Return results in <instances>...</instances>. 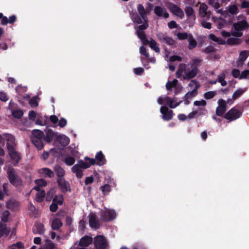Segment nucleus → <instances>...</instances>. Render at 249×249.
Instances as JSON below:
<instances>
[{"label":"nucleus","mask_w":249,"mask_h":249,"mask_svg":"<svg viewBox=\"0 0 249 249\" xmlns=\"http://www.w3.org/2000/svg\"><path fill=\"white\" fill-rule=\"evenodd\" d=\"M94 181V178L92 176L88 177L86 178L85 183L86 185L91 184Z\"/></svg>","instance_id":"338daca9"},{"label":"nucleus","mask_w":249,"mask_h":249,"mask_svg":"<svg viewBox=\"0 0 249 249\" xmlns=\"http://www.w3.org/2000/svg\"><path fill=\"white\" fill-rule=\"evenodd\" d=\"M161 117L164 121H169L172 119L173 112L172 110H160Z\"/></svg>","instance_id":"412c9836"},{"label":"nucleus","mask_w":249,"mask_h":249,"mask_svg":"<svg viewBox=\"0 0 249 249\" xmlns=\"http://www.w3.org/2000/svg\"><path fill=\"white\" fill-rule=\"evenodd\" d=\"M178 80L176 79H174L172 81H168L166 84V89L168 90H171L173 88H177V87H180L181 85L178 84Z\"/></svg>","instance_id":"c756f323"},{"label":"nucleus","mask_w":249,"mask_h":249,"mask_svg":"<svg viewBox=\"0 0 249 249\" xmlns=\"http://www.w3.org/2000/svg\"><path fill=\"white\" fill-rule=\"evenodd\" d=\"M178 38L181 40H184L188 38L189 35L186 33H178L177 34Z\"/></svg>","instance_id":"bf43d9fd"},{"label":"nucleus","mask_w":249,"mask_h":249,"mask_svg":"<svg viewBox=\"0 0 249 249\" xmlns=\"http://www.w3.org/2000/svg\"><path fill=\"white\" fill-rule=\"evenodd\" d=\"M6 145H7V149L9 151V154H10V153H11L12 152H16V151L15 150L14 146L13 143L12 144H10V143L7 142L6 144Z\"/></svg>","instance_id":"0e129e2a"},{"label":"nucleus","mask_w":249,"mask_h":249,"mask_svg":"<svg viewBox=\"0 0 249 249\" xmlns=\"http://www.w3.org/2000/svg\"><path fill=\"white\" fill-rule=\"evenodd\" d=\"M216 94V91H210L204 94V97L206 99H211L214 97Z\"/></svg>","instance_id":"de8ad7c7"},{"label":"nucleus","mask_w":249,"mask_h":249,"mask_svg":"<svg viewBox=\"0 0 249 249\" xmlns=\"http://www.w3.org/2000/svg\"><path fill=\"white\" fill-rule=\"evenodd\" d=\"M188 86L193 88V90L191 91L188 92L186 96L187 97L190 96H194L197 94V90L199 88L200 85L197 81L196 80H191Z\"/></svg>","instance_id":"2eb2a0df"},{"label":"nucleus","mask_w":249,"mask_h":249,"mask_svg":"<svg viewBox=\"0 0 249 249\" xmlns=\"http://www.w3.org/2000/svg\"><path fill=\"white\" fill-rule=\"evenodd\" d=\"M181 57L178 55H173L170 56L169 58V61L170 62H174L175 61H181Z\"/></svg>","instance_id":"680f3d73"},{"label":"nucleus","mask_w":249,"mask_h":249,"mask_svg":"<svg viewBox=\"0 0 249 249\" xmlns=\"http://www.w3.org/2000/svg\"><path fill=\"white\" fill-rule=\"evenodd\" d=\"M9 156L13 161V165L14 166H16L21 159L19 153L16 151L15 152H12L10 153L9 154Z\"/></svg>","instance_id":"393cba45"},{"label":"nucleus","mask_w":249,"mask_h":249,"mask_svg":"<svg viewBox=\"0 0 249 249\" xmlns=\"http://www.w3.org/2000/svg\"><path fill=\"white\" fill-rule=\"evenodd\" d=\"M247 26V23L245 21H241L233 24L234 30L232 31L231 34L233 36L237 37L242 36L241 31Z\"/></svg>","instance_id":"6e6552de"},{"label":"nucleus","mask_w":249,"mask_h":249,"mask_svg":"<svg viewBox=\"0 0 249 249\" xmlns=\"http://www.w3.org/2000/svg\"><path fill=\"white\" fill-rule=\"evenodd\" d=\"M37 97H35L30 99L29 104L32 107H36L38 106Z\"/></svg>","instance_id":"864d4df0"},{"label":"nucleus","mask_w":249,"mask_h":249,"mask_svg":"<svg viewBox=\"0 0 249 249\" xmlns=\"http://www.w3.org/2000/svg\"><path fill=\"white\" fill-rule=\"evenodd\" d=\"M96 164L99 166H102L107 162L104 155L101 151L98 152L95 155Z\"/></svg>","instance_id":"a211bd4d"},{"label":"nucleus","mask_w":249,"mask_h":249,"mask_svg":"<svg viewBox=\"0 0 249 249\" xmlns=\"http://www.w3.org/2000/svg\"><path fill=\"white\" fill-rule=\"evenodd\" d=\"M201 25L205 28L210 29L212 28V24L210 22H207L205 18H202L201 21Z\"/></svg>","instance_id":"5fc2aeb1"},{"label":"nucleus","mask_w":249,"mask_h":249,"mask_svg":"<svg viewBox=\"0 0 249 249\" xmlns=\"http://www.w3.org/2000/svg\"><path fill=\"white\" fill-rule=\"evenodd\" d=\"M239 42V39L235 37H230L227 40V43L229 45L238 44Z\"/></svg>","instance_id":"3c124183"},{"label":"nucleus","mask_w":249,"mask_h":249,"mask_svg":"<svg viewBox=\"0 0 249 249\" xmlns=\"http://www.w3.org/2000/svg\"><path fill=\"white\" fill-rule=\"evenodd\" d=\"M12 114L13 116L17 119H20L23 115L22 110H12Z\"/></svg>","instance_id":"79ce46f5"},{"label":"nucleus","mask_w":249,"mask_h":249,"mask_svg":"<svg viewBox=\"0 0 249 249\" xmlns=\"http://www.w3.org/2000/svg\"><path fill=\"white\" fill-rule=\"evenodd\" d=\"M10 215V213L8 211H5L2 215V216L1 217V221L3 222L4 223L7 222L8 221V217Z\"/></svg>","instance_id":"13d9d810"},{"label":"nucleus","mask_w":249,"mask_h":249,"mask_svg":"<svg viewBox=\"0 0 249 249\" xmlns=\"http://www.w3.org/2000/svg\"><path fill=\"white\" fill-rule=\"evenodd\" d=\"M166 6L170 12L174 15L180 18H184V14L183 11L177 5L172 2H169L166 4Z\"/></svg>","instance_id":"1a4fd4ad"},{"label":"nucleus","mask_w":249,"mask_h":249,"mask_svg":"<svg viewBox=\"0 0 249 249\" xmlns=\"http://www.w3.org/2000/svg\"><path fill=\"white\" fill-rule=\"evenodd\" d=\"M245 90L243 89H238L236 90L232 95V98L234 100L240 97L244 92Z\"/></svg>","instance_id":"603ef678"},{"label":"nucleus","mask_w":249,"mask_h":249,"mask_svg":"<svg viewBox=\"0 0 249 249\" xmlns=\"http://www.w3.org/2000/svg\"><path fill=\"white\" fill-rule=\"evenodd\" d=\"M225 75L223 73H221L217 76V81L221 84L222 86H225L227 84V82L225 80Z\"/></svg>","instance_id":"c03bdc74"},{"label":"nucleus","mask_w":249,"mask_h":249,"mask_svg":"<svg viewBox=\"0 0 249 249\" xmlns=\"http://www.w3.org/2000/svg\"><path fill=\"white\" fill-rule=\"evenodd\" d=\"M100 190L102 192L104 196L107 195L111 191L110 185L107 184L100 187Z\"/></svg>","instance_id":"c9c22d12"},{"label":"nucleus","mask_w":249,"mask_h":249,"mask_svg":"<svg viewBox=\"0 0 249 249\" xmlns=\"http://www.w3.org/2000/svg\"><path fill=\"white\" fill-rule=\"evenodd\" d=\"M63 225V223L61 220L58 218H54L52 224V229L53 230H59Z\"/></svg>","instance_id":"c85d7f7f"},{"label":"nucleus","mask_w":249,"mask_h":249,"mask_svg":"<svg viewBox=\"0 0 249 249\" xmlns=\"http://www.w3.org/2000/svg\"><path fill=\"white\" fill-rule=\"evenodd\" d=\"M249 55V51H243L241 52L240 53V55L237 62V66H241Z\"/></svg>","instance_id":"6ab92c4d"},{"label":"nucleus","mask_w":249,"mask_h":249,"mask_svg":"<svg viewBox=\"0 0 249 249\" xmlns=\"http://www.w3.org/2000/svg\"><path fill=\"white\" fill-rule=\"evenodd\" d=\"M209 39L217 42L219 44H225L226 42L224 40L222 39L221 38L216 37L213 34H210L208 36Z\"/></svg>","instance_id":"f704fd0d"},{"label":"nucleus","mask_w":249,"mask_h":249,"mask_svg":"<svg viewBox=\"0 0 249 249\" xmlns=\"http://www.w3.org/2000/svg\"><path fill=\"white\" fill-rule=\"evenodd\" d=\"M57 182L59 189L64 193L71 192L69 182L63 178H57Z\"/></svg>","instance_id":"ddd939ff"},{"label":"nucleus","mask_w":249,"mask_h":249,"mask_svg":"<svg viewBox=\"0 0 249 249\" xmlns=\"http://www.w3.org/2000/svg\"><path fill=\"white\" fill-rule=\"evenodd\" d=\"M140 53L142 55H144L146 58H149V54L147 52V50L144 47H143L142 46L140 47Z\"/></svg>","instance_id":"6e6d98bb"},{"label":"nucleus","mask_w":249,"mask_h":249,"mask_svg":"<svg viewBox=\"0 0 249 249\" xmlns=\"http://www.w3.org/2000/svg\"><path fill=\"white\" fill-rule=\"evenodd\" d=\"M58 209V205L56 203H52L50 206V210L52 212H55Z\"/></svg>","instance_id":"69168bd1"},{"label":"nucleus","mask_w":249,"mask_h":249,"mask_svg":"<svg viewBox=\"0 0 249 249\" xmlns=\"http://www.w3.org/2000/svg\"><path fill=\"white\" fill-rule=\"evenodd\" d=\"M44 133L38 129H34L32 132L31 141L35 146L38 150L44 147Z\"/></svg>","instance_id":"7ed1b4c3"},{"label":"nucleus","mask_w":249,"mask_h":249,"mask_svg":"<svg viewBox=\"0 0 249 249\" xmlns=\"http://www.w3.org/2000/svg\"><path fill=\"white\" fill-rule=\"evenodd\" d=\"M185 12L186 15L188 17H191L192 16H194V17H195L194 10L192 7L186 6L185 8Z\"/></svg>","instance_id":"8fccbe9b"},{"label":"nucleus","mask_w":249,"mask_h":249,"mask_svg":"<svg viewBox=\"0 0 249 249\" xmlns=\"http://www.w3.org/2000/svg\"><path fill=\"white\" fill-rule=\"evenodd\" d=\"M77 164H79L81 169H86L90 167V165L87 161H84L82 160H79L77 161Z\"/></svg>","instance_id":"a18cd8bd"},{"label":"nucleus","mask_w":249,"mask_h":249,"mask_svg":"<svg viewBox=\"0 0 249 249\" xmlns=\"http://www.w3.org/2000/svg\"><path fill=\"white\" fill-rule=\"evenodd\" d=\"M58 141L63 147H66L70 143V139L64 135L58 137Z\"/></svg>","instance_id":"cd10ccee"},{"label":"nucleus","mask_w":249,"mask_h":249,"mask_svg":"<svg viewBox=\"0 0 249 249\" xmlns=\"http://www.w3.org/2000/svg\"><path fill=\"white\" fill-rule=\"evenodd\" d=\"M116 213L113 210L107 209L102 211L100 213L101 219L104 222L110 221L115 218Z\"/></svg>","instance_id":"0eeeda50"},{"label":"nucleus","mask_w":249,"mask_h":249,"mask_svg":"<svg viewBox=\"0 0 249 249\" xmlns=\"http://www.w3.org/2000/svg\"><path fill=\"white\" fill-rule=\"evenodd\" d=\"M63 195H60L59 196L56 195L53 199V203H56L57 205L59 204L60 205L63 204Z\"/></svg>","instance_id":"ea45409f"},{"label":"nucleus","mask_w":249,"mask_h":249,"mask_svg":"<svg viewBox=\"0 0 249 249\" xmlns=\"http://www.w3.org/2000/svg\"><path fill=\"white\" fill-rule=\"evenodd\" d=\"M64 161L67 165L71 166L75 163V159L73 157L68 156L65 158Z\"/></svg>","instance_id":"58836bf2"},{"label":"nucleus","mask_w":249,"mask_h":249,"mask_svg":"<svg viewBox=\"0 0 249 249\" xmlns=\"http://www.w3.org/2000/svg\"><path fill=\"white\" fill-rule=\"evenodd\" d=\"M242 1L241 4V7L242 8H249V1L246 0H241Z\"/></svg>","instance_id":"774afa93"},{"label":"nucleus","mask_w":249,"mask_h":249,"mask_svg":"<svg viewBox=\"0 0 249 249\" xmlns=\"http://www.w3.org/2000/svg\"><path fill=\"white\" fill-rule=\"evenodd\" d=\"M95 249H105L107 246L106 238L103 235L96 236L93 241Z\"/></svg>","instance_id":"9d476101"},{"label":"nucleus","mask_w":249,"mask_h":249,"mask_svg":"<svg viewBox=\"0 0 249 249\" xmlns=\"http://www.w3.org/2000/svg\"><path fill=\"white\" fill-rule=\"evenodd\" d=\"M137 11L140 16L133 14L131 15L132 20L138 24H141L143 22L148 21L147 15L150 11V9H145L142 4H139L137 6Z\"/></svg>","instance_id":"f03ea898"},{"label":"nucleus","mask_w":249,"mask_h":249,"mask_svg":"<svg viewBox=\"0 0 249 249\" xmlns=\"http://www.w3.org/2000/svg\"><path fill=\"white\" fill-rule=\"evenodd\" d=\"M15 89L17 93H18V94H20L22 92L26 91L27 89V87H25V86L22 87L20 85H18L17 87H16Z\"/></svg>","instance_id":"4d7b16f0"},{"label":"nucleus","mask_w":249,"mask_h":249,"mask_svg":"<svg viewBox=\"0 0 249 249\" xmlns=\"http://www.w3.org/2000/svg\"><path fill=\"white\" fill-rule=\"evenodd\" d=\"M157 103L160 105H163L160 109H168V107L174 108L176 107L179 104L171 97L166 95H161L157 99Z\"/></svg>","instance_id":"39448f33"},{"label":"nucleus","mask_w":249,"mask_h":249,"mask_svg":"<svg viewBox=\"0 0 249 249\" xmlns=\"http://www.w3.org/2000/svg\"><path fill=\"white\" fill-rule=\"evenodd\" d=\"M201 61L200 59L193 58L191 62L187 64H180L176 72L177 77L183 79H190L195 77L198 73V67Z\"/></svg>","instance_id":"f257e3e1"},{"label":"nucleus","mask_w":249,"mask_h":249,"mask_svg":"<svg viewBox=\"0 0 249 249\" xmlns=\"http://www.w3.org/2000/svg\"><path fill=\"white\" fill-rule=\"evenodd\" d=\"M226 110H216V115L224 117L225 119L233 121L239 118L242 115L241 110H229L225 113Z\"/></svg>","instance_id":"423d86ee"},{"label":"nucleus","mask_w":249,"mask_h":249,"mask_svg":"<svg viewBox=\"0 0 249 249\" xmlns=\"http://www.w3.org/2000/svg\"><path fill=\"white\" fill-rule=\"evenodd\" d=\"M198 15L202 18H209L211 16V12L208 10V7L205 3H200Z\"/></svg>","instance_id":"f8f14e48"},{"label":"nucleus","mask_w":249,"mask_h":249,"mask_svg":"<svg viewBox=\"0 0 249 249\" xmlns=\"http://www.w3.org/2000/svg\"><path fill=\"white\" fill-rule=\"evenodd\" d=\"M213 20L218 29L223 28L226 24V20L222 18H213Z\"/></svg>","instance_id":"a878e982"},{"label":"nucleus","mask_w":249,"mask_h":249,"mask_svg":"<svg viewBox=\"0 0 249 249\" xmlns=\"http://www.w3.org/2000/svg\"><path fill=\"white\" fill-rule=\"evenodd\" d=\"M18 206V202L15 200H9L7 202V206L9 209H14Z\"/></svg>","instance_id":"a19ab883"},{"label":"nucleus","mask_w":249,"mask_h":249,"mask_svg":"<svg viewBox=\"0 0 249 249\" xmlns=\"http://www.w3.org/2000/svg\"><path fill=\"white\" fill-rule=\"evenodd\" d=\"M35 183L39 187H45L47 185V183L44 179H37L35 180Z\"/></svg>","instance_id":"09e8293b"},{"label":"nucleus","mask_w":249,"mask_h":249,"mask_svg":"<svg viewBox=\"0 0 249 249\" xmlns=\"http://www.w3.org/2000/svg\"><path fill=\"white\" fill-rule=\"evenodd\" d=\"M89 225L91 228L98 229L99 228L100 224L95 213H90L89 215Z\"/></svg>","instance_id":"dca6fc26"},{"label":"nucleus","mask_w":249,"mask_h":249,"mask_svg":"<svg viewBox=\"0 0 249 249\" xmlns=\"http://www.w3.org/2000/svg\"><path fill=\"white\" fill-rule=\"evenodd\" d=\"M208 4L212 6L214 9H219L220 4L218 1H215V0H207Z\"/></svg>","instance_id":"49530a36"},{"label":"nucleus","mask_w":249,"mask_h":249,"mask_svg":"<svg viewBox=\"0 0 249 249\" xmlns=\"http://www.w3.org/2000/svg\"><path fill=\"white\" fill-rule=\"evenodd\" d=\"M84 159L86 161H88L89 162H88L89 163V164L90 165V166L91 165H93L94 164H95L96 163V159H94L93 158H89L88 157H85L84 158Z\"/></svg>","instance_id":"052dcab7"},{"label":"nucleus","mask_w":249,"mask_h":249,"mask_svg":"<svg viewBox=\"0 0 249 249\" xmlns=\"http://www.w3.org/2000/svg\"><path fill=\"white\" fill-rule=\"evenodd\" d=\"M232 102L231 100H228L227 101H225L223 99H219L218 101V106L217 107L216 109H226L229 107L228 104H231Z\"/></svg>","instance_id":"b1692460"},{"label":"nucleus","mask_w":249,"mask_h":249,"mask_svg":"<svg viewBox=\"0 0 249 249\" xmlns=\"http://www.w3.org/2000/svg\"><path fill=\"white\" fill-rule=\"evenodd\" d=\"M194 105L198 107H204L206 104V102L204 100L200 101H196L194 103Z\"/></svg>","instance_id":"e2e57ef3"},{"label":"nucleus","mask_w":249,"mask_h":249,"mask_svg":"<svg viewBox=\"0 0 249 249\" xmlns=\"http://www.w3.org/2000/svg\"><path fill=\"white\" fill-rule=\"evenodd\" d=\"M10 231V228L7 227L6 224L0 222V238L2 237L4 235H8Z\"/></svg>","instance_id":"5701e85b"},{"label":"nucleus","mask_w":249,"mask_h":249,"mask_svg":"<svg viewBox=\"0 0 249 249\" xmlns=\"http://www.w3.org/2000/svg\"><path fill=\"white\" fill-rule=\"evenodd\" d=\"M38 173L45 177L52 178L54 176V173L52 170L48 168H42L38 170Z\"/></svg>","instance_id":"aec40b11"},{"label":"nucleus","mask_w":249,"mask_h":249,"mask_svg":"<svg viewBox=\"0 0 249 249\" xmlns=\"http://www.w3.org/2000/svg\"><path fill=\"white\" fill-rule=\"evenodd\" d=\"M156 36L158 40L161 43H165L169 45H173L175 43L174 39L169 36L167 33L160 32L157 34Z\"/></svg>","instance_id":"9b49d317"},{"label":"nucleus","mask_w":249,"mask_h":249,"mask_svg":"<svg viewBox=\"0 0 249 249\" xmlns=\"http://www.w3.org/2000/svg\"><path fill=\"white\" fill-rule=\"evenodd\" d=\"M55 171L57 176V178H63L65 174L64 170L59 166L55 167Z\"/></svg>","instance_id":"4c0bfd02"},{"label":"nucleus","mask_w":249,"mask_h":249,"mask_svg":"<svg viewBox=\"0 0 249 249\" xmlns=\"http://www.w3.org/2000/svg\"><path fill=\"white\" fill-rule=\"evenodd\" d=\"M137 34L138 37L141 40L143 44L148 43V39L146 37V35L143 31L137 30Z\"/></svg>","instance_id":"72a5a7b5"},{"label":"nucleus","mask_w":249,"mask_h":249,"mask_svg":"<svg viewBox=\"0 0 249 249\" xmlns=\"http://www.w3.org/2000/svg\"><path fill=\"white\" fill-rule=\"evenodd\" d=\"M54 133L52 130H49L46 133V135L44 134V140L47 142H51L54 137Z\"/></svg>","instance_id":"2f4dec72"},{"label":"nucleus","mask_w":249,"mask_h":249,"mask_svg":"<svg viewBox=\"0 0 249 249\" xmlns=\"http://www.w3.org/2000/svg\"><path fill=\"white\" fill-rule=\"evenodd\" d=\"M197 114V112L196 110H193L192 112L189 114L188 116H186L184 114H179L178 115V119L181 121H184L188 118L189 119L194 118Z\"/></svg>","instance_id":"7c9ffc66"},{"label":"nucleus","mask_w":249,"mask_h":249,"mask_svg":"<svg viewBox=\"0 0 249 249\" xmlns=\"http://www.w3.org/2000/svg\"><path fill=\"white\" fill-rule=\"evenodd\" d=\"M71 171L73 173L75 174L76 177L79 179L81 178L83 176L82 169L77 163L72 167Z\"/></svg>","instance_id":"4be33fe9"},{"label":"nucleus","mask_w":249,"mask_h":249,"mask_svg":"<svg viewBox=\"0 0 249 249\" xmlns=\"http://www.w3.org/2000/svg\"><path fill=\"white\" fill-rule=\"evenodd\" d=\"M154 12L159 17L168 18L169 17V14L167 13V10L163 7L155 6L154 8Z\"/></svg>","instance_id":"4468645a"},{"label":"nucleus","mask_w":249,"mask_h":249,"mask_svg":"<svg viewBox=\"0 0 249 249\" xmlns=\"http://www.w3.org/2000/svg\"><path fill=\"white\" fill-rule=\"evenodd\" d=\"M144 44H149L150 47L155 51L156 53H160V49L157 45V43L156 41L152 38H150L148 40V43H145Z\"/></svg>","instance_id":"bb28decb"},{"label":"nucleus","mask_w":249,"mask_h":249,"mask_svg":"<svg viewBox=\"0 0 249 249\" xmlns=\"http://www.w3.org/2000/svg\"><path fill=\"white\" fill-rule=\"evenodd\" d=\"M228 12L231 15L237 14L238 13V9L237 6L235 4L229 6Z\"/></svg>","instance_id":"37998d69"},{"label":"nucleus","mask_w":249,"mask_h":249,"mask_svg":"<svg viewBox=\"0 0 249 249\" xmlns=\"http://www.w3.org/2000/svg\"><path fill=\"white\" fill-rule=\"evenodd\" d=\"M188 41L189 42L188 48L189 49L192 50L196 47L197 45L196 41L192 35H189Z\"/></svg>","instance_id":"473e14b6"},{"label":"nucleus","mask_w":249,"mask_h":249,"mask_svg":"<svg viewBox=\"0 0 249 249\" xmlns=\"http://www.w3.org/2000/svg\"><path fill=\"white\" fill-rule=\"evenodd\" d=\"M92 241L93 239L91 237L85 235L80 239L79 242V246L80 247L86 248L88 247Z\"/></svg>","instance_id":"f3484780"},{"label":"nucleus","mask_w":249,"mask_h":249,"mask_svg":"<svg viewBox=\"0 0 249 249\" xmlns=\"http://www.w3.org/2000/svg\"><path fill=\"white\" fill-rule=\"evenodd\" d=\"M7 178L12 185L16 187L23 185V181L21 178L16 172L12 167H8L7 170Z\"/></svg>","instance_id":"20e7f679"},{"label":"nucleus","mask_w":249,"mask_h":249,"mask_svg":"<svg viewBox=\"0 0 249 249\" xmlns=\"http://www.w3.org/2000/svg\"><path fill=\"white\" fill-rule=\"evenodd\" d=\"M45 191L44 190H41L39 192H37L36 196V199L38 202H41L44 200L45 196Z\"/></svg>","instance_id":"e433bc0d"}]
</instances>
